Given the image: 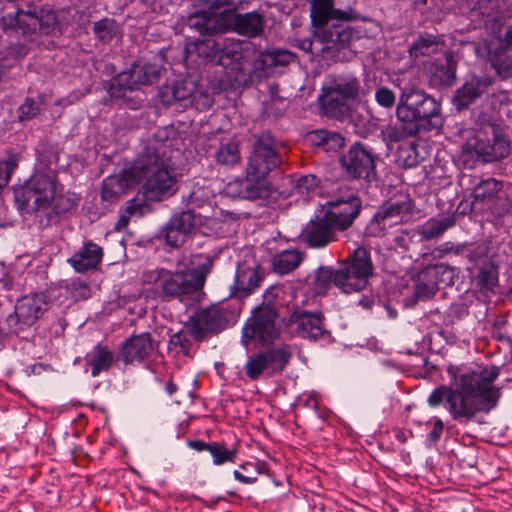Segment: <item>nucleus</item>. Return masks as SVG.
Here are the masks:
<instances>
[{
  "label": "nucleus",
  "instance_id": "nucleus-1",
  "mask_svg": "<svg viewBox=\"0 0 512 512\" xmlns=\"http://www.w3.org/2000/svg\"><path fill=\"white\" fill-rule=\"evenodd\" d=\"M447 373L452 387L440 385L428 397V404L437 407L444 401L453 420L468 423L480 412H488L497 405L499 390L492 383L499 376L497 366L472 370L449 366Z\"/></svg>",
  "mask_w": 512,
  "mask_h": 512
},
{
  "label": "nucleus",
  "instance_id": "nucleus-2",
  "mask_svg": "<svg viewBox=\"0 0 512 512\" xmlns=\"http://www.w3.org/2000/svg\"><path fill=\"white\" fill-rule=\"evenodd\" d=\"M395 116L386 130L391 142L439 131L445 122L441 100L415 86L401 88Z\"/></svg>",
  "mask_w": 512,
  "mask_h": 512
},
{
  "label": "nucleus",
  "instance_id": "nucleus-3",
  "mask_svg": "<svg viewBox=\"0 0 512 512\" xmlns=\"http://www.w3.org/2000/svg\"><path fill=\"white\" fill-rule=\"evenodd\" d=\"M168 128L158 129L132 165V172L145 178L144 195L164 201L178 191V173L172 161Z\"/></svg>",
  "mask_w": 512,
  "mask_h": 512
},
{
  "label": "nucleus",
  "instance_id": "nucleus-4",
  "mask_svg": "<svg viewBox=\"0 0 512 512\" xmlns=\"http://www.w3.org/2000/svg\"><path fill=\"white\" fill-rule=\"evenodd\" d=\"M371 253L364 247H357L337 267L320 266L314 273L312 290L322 296L335 286L346 294L364 290L373 276Z\"/></svg>",
  "mask_w": 512,
  "mask_h": 512
},
{
  "label": "nucleus",
  "instance_id": "nucleus-5",
  "mask_svg": "<svg viewBox=\"0 0 512 512\" xmlns=\"http://www.w3.org/2000/svg\"><path fill=\"white\" fill-rule=\"evenodd\" d=\"M57 175L52 171H35L20 187L14 190V198L20 210L36 214L39 218L55 197Z\"/></svg>",
  "mask_w": 512,
  "mask_h": 512
},
{
  "label": "nucleus",
  "instance_id": "nucleus-6",
  "mask_svg": "<svg viewBox=\"0 0 512 512\" xmlns=\"http://www.w3.org/2000/svg\"><path fill=\"white\" fill-rule=\"evenodd\" d=\"M345 22L335 21L318 30H313L315 40L324 45L322 50L336 61L352 59L356 54L354 43L367 37L366 30L347 25Z\"/></svg>",
  "mask_w": 512,
  "mask_h": 512
},
{
  "label": "nucleus",
  "instance_id": "nucleus-7",
  "mask_svg": "<svg viewBox=\"0 0 512 512\" xmlns=\"http://www.w3.org/2000/svg\"><path fill=\"white\" fill-rule=\"evenodd\" d=\"M156 97L158 102L167 108L178 104L183 108L193 106L197 110L204 111L211 108L214 103L213 96L208 92L199 91L196 81L190 77L161 85Z\"/></svg>",
  "mask_w": 512,
  "mask_h": 512
},
{
  "label": "nucleus",
  "instance_id": "nucleus-8",
  "mask_svg": "<svg viewBox=\"0 0 512 512\" xmlns=\"http://www.w3.org/2000/svg\"><path fill=\"white\" fill-rule=\"evenodd\" d=\"M145 281L154 285L155 292L163 301L195 300L201 294L186 270L172 272L164 268L157 269L149 272Z\"/></svg>",
  "mask_w": 512,
  "mask_h": 512
},
{
  "label": "nucleus",
  "instance_id": "nucleus-9",
  "mask_svg": "<svg viewBox=\"0 0 512 512\" xmlns=\"http://www.w3.org/2000/svg\"><path fill=\"white\" fill-rule=\"evenodd\" d=\"M50 302L44 293L25 295L18 299L13 313L2 324V335L21 333L29 330L48 311Z\"/></svg>",
  "mask_w": 512,
  "mask_h": 512
},
{
  "label": "nucleus",
  "instance_id": "nucleus-10",
  "mask_svg": "<svg viewBox=\"0 0 512 512\" xmlns=\"http://www.w3.org/2000/svg\"><path fill=\"white\" fill-rule=\"evenodd\" d=\"M291 357L292 353L287 345L269 347L249 355L244 371L252 381L258 380L264 373L272 377L283 372Z\"/></svg>",
  "mask_w": 512,
  "mask_h": 512
},
{
  "label": "nucleus",
  "instance_id": "nucleus-11",
  "mask_svg": "<svg viewBox=\"0 0 512 512\" xmlns=\"http://www.w3.org/2000/svg\"><path fill=\"white\" fill-rule=\"evenodd\" d=\"M377 154L361 142L353 143L340 157V165L352 179L363 180L367 184L378 181L376 170Z\"/></svg>",
  "mask_w": 512,
  "mask_h": 512
},
{
  "label": "nucleus",
  "instance_id": "nucleus-12",
  "mask_svg": "<svg viewBox=\"0 0 512 512\" xmlns=\"http://www.w3.org/2000/svg\"><path fill=\"white\" fill-rule=\"evenodd\" d=\"M233 318V313L226 307L212 304L190 316L186 328L196 341H202L207 335L218 334L225 330Z\"/></svg>",
  "mask_w": 512,
  "mask_h": 512
},
{
  "label": "nucleus",
  "instance_id": "nucleus-13",
  "mask_svg": "<svg viewBox=\"0 0 512 512\" xmlns=\"http://www.w3.org/2000/svg\"><path fill=\"white\" fill-rule=\"evenodd\" d=\"M413 210V203L407 195L390 198L385 201L366 226L365 233L370 237H380L402 222L403 217Z\"/></svg>",
  "mask_w": 512,
  "mask_h": 512
},
{
  "label": "nucleus",
  "instance_id": "nucleus-14",
  "mask_svg": "<svg viewBox=\"0 0 512 512\" xmlns=\"http://www.w3.org/2000/svg\"><path fill=\"white\" fill-rule=\"evenodd\" d=\"M278 318V312H273L270 309H254L243 327L242 344L248 347L251 341H258L263 344L274 342L281 334L277 325Z\"/></svg>",
  "mask_w": 512,
  "mask_h": 512
},
{
  "label": "nucleus",
  "instance_id": "nucleus-15",
  "mask_svg": "<svg viewBox=\"0 0 512 512\" xmlns=\"http://www.w3.org/2000/svg\"><path fill=\"white\" fill-rule=\"evenodd\" d=\"M502 190L501 181L494 178L481 179L473 186L471 197L475 199L479 211L503 216L510 211L511 203Z\"/></svg>",
  "mask_w": 512,
  "mask_h": 512
},
{
  "label": "nucleus",
  "instance_id": "nucleus-16",
  "mask_svg": "<svg viewBox=\"0 0 512 512\" xmlns=\"http://www.w3.org/2000/svg\"><path fill=\"white\" fill-rule=\"evenodd\" d=\"M200 223L201 215L193 208L187 207L171 215L160 230L159 238L170 247L178 248L197 230Z\"/></svg>",
  "mask_w": 512,
  "mask_h": 512
},
{
  "label": "nucleus",
  "instance_id": "nucleus-17",
  "mask_svg": "<svg viewBox=\"0 0 512 512\" xmlns=\"http://www.w3.org/2000/svg\"><path fill=\"white\" fill-rule=\"evenodd\" d=\"M283 162V156L276 147L274 138L269 133L260 134L253 151L248 158L246 170L252 174L267 176Z\"/></svg>",
  "mask_w": 512,
  "mask_h": 512
},
{
  "label": "nucleus",
  "instance_id": "nucleus-18",
  "mask_svg": "<svg viewBox=\"0 0 512 512\" xmlns=\"http://www.w3.org/2000/svg\"><path fill=\"white\" fill-rule=\"evenodd\" d=\"M207 10H199L187 19V26L202 36H214L226 30L223 23L224 12L218 10L224 6L233 5L231 0H207Z\"/></svg>",
  "mask_w": 512,
  "mask_h": 512
},
{
  "label": "nucleus",
  "instance_id": "nucleus-19",
  "mask_svg": "<svg viewBox=\"0 0 512 512\" xmlns=\"http://www.w3.org/2000/svg\"><path fill=\"white\" fill-rule=\"evenodd\" d=\"M473 149L478 158L484 163H492L506 158L510 153L509 141L491 127V133H479L474 139Z\"/></svg>",
  "mask_w": 512,
  "mask_h": 512
},
{
  "label": "nucleus",
  "instance_id": "nucleus-20",
  "mask_svg": "<svg viewBox=\"0 0 512 512\" xmlns=\"http://www.w3.org/2000/svg\"><path fill=\"white\" fill-rule=\"evenodd\" d=\"M237 196L249 201H260L268 203L271 199H276L277 190L267 179V176L252 174L245 170V177L238 179L235 184Z\"/></svg>",
  "mask_w": 512,
  "mask_h": 512
},
{
  "label": "nucleus",
  "instance_id": "nucleus-21",
  "mask_svg": "<svg viewBox=\"0 0 512 512\" xmlns=\"http://www.w3.org/2000/svg\"><path fill=\"white\" fill-rule=\"evenodd\" d=\"M329 205L330 208L325 213L333 220L339 231L351 227L362 209V201L353 191L345 196L335 197L329 201Z\"/></svg>",
  "mask_w": 512,
  "mask_h": 512
},
{
  "label": "nucleus",
  "instance_id": "nucleus-22",
  "mask_svg": "<svg viewBox=\"0 0 512 512\" xmlns=\"http://www.w3.org/2000/svg\"><path fill=\"white\" fill-rule=\"evenodd\" d=\"M321 312L295 311L289 317V324L296 326L299 337L317 341H329L331 333L325 328Z\"/></svg>",
  "mask_w": 512,
  "mask_h": 512
},
{
  "label": "nucleus",
  "instance_id": "nucleus-23",
  "mask_svg": "<svg viewBox=\"0 0 512 512\" xmlns=\"http://www.w3.org/2000/svg\"><path fill=\"white\" fill-rule=\"evenodd\" d=\"M336 224L324 212L307 223L301 232V241L310 248H324L336 240Z\"/></svg>",
  "mask_w": 512,
  "mask_h": 512
},
{
  "label": "nucleus",
  "instance_id": "nucleus-24",
  "mask_svg": "<svg viewBox=\"0 0 512 512\" xmlns=\"http://www.w3.org/2000/svg\"><path fill=\"white\" fill-rule=\"evenodd\" d=\"M494 84V78L487 75H471L459 87L452 98V104L457 111L469 108L478 99L488 94L490 87Z\"/></svg>",
  "mask_w": 512,
  "mask_h": 512
},
{
  "label": "nucleus",
  "instance_id": "nucleus-25",
  "mask_svg": "<svg viewBox=\"0 0 512 512\" xmlns=\"http://www.w3.org/2000/svg\"><path fill=\"white\" fill-rule=\"evenodd\" d=\"M310 18L314 30L335 21H351L358 18L352 8L341 10L334 7V0H311Z\"/></svg>",
  "mask_w": 512,
  "mask_h": 512
},
{
  "label": "nucleus",
  "instance_id": "nucleus-26",
  "mask_svg": "<svg viewBox=\"0 0 512 512\" xmlns=\"http://www.w3.org/2000/svg\"><path fill=\"white\" fill-rule=\"evenodd\" d=\"M80 198L74 193H59L55 191V197L49 204V209H45L40 214L38 224L41 229L47 228L53 224H58L62 218L76 210Z\"/></svg>",
  "mask_w": 512,
  "mask_h": 512
},
{
  "label": "nucleus",
  "instance_id": "nucleus-27",
  "mask_svg": "<svg viewBox=\"0 0 512 512\" xmlns=\"http://www.w3.org/2000/svg\"><path fill=\"white\" fill-rule=\"evenodd\" d=\"M153 349L154 345L149 332L133 334L121 344L117 358L125 365L140 363L151 355Z\"/></svg>",
  "mask_w": 512,
  "mask_h": 512
},
{
  "label": "nucleus",
  "instance_id": "nucleus-28",
  "mask_svg": "<svg viewBox=\"0 0 512 512\" xmlns=\"http://www.w3.org/2000/svg\"><path fill=\"white\" fill-rule=\"evenodd\" d=\"M296 60V55L287 49L267 48L261 51L253 62V69L258 77H269L275 69L288 66Z\"/></svg>",
  "mask_w": 512,
  "mask_h": 512
},
{
  "label": "nucleus",
  "instance_id": "nucleus-29",
  "mask_svg": "<svg viewBox=\"0 0 512 512\" xmlns=\"http://www.w3.org/2000/svg\"><path fill=\"white\" fill-rule=\"evenodd\" d=\"M456 67L457 62L452 55L430 63L426 71L429 86L432 88L452 86L456 80Z\"/></svg>",
  "mask_w": 512,
  "mask_h": 512
},
{
  "label": "nucleus",
  "instance_id": "nucleus-30",
  "mask_svg": "<svg viewBox=\"0 0 512 512\" xmlns=\"http://www.w3.org/2000/svg\"><path fill=\"white\" fill-rule=\"evenodd\" d=\"M140 182L145 183V178H140L136 174L134 175L132 167L121 176H109L102 182L101 198L103 201L114 202L118 200L127 189Z\"/></svg>",
  "mask_w": 512,
  "mask_h": 512
},
{
  "label": "nucleus",
  "instance_id": "nucleus-31",
  "mask_svg": "<svg viewBox=\"0 0 512 512\" xmlns=\"http://www.w3.org/2000/svg\"><path fill=\"white\" fill-rule=\"evenodd\" d=\"M230 17V25L240 35L254 38L264 31V15L257 11L238 13L233 12Z\"/></svg>",
  "mask_w": 512,
  "mask_h": 512
},
{
  "label": "nucleus",
  "instance_id": "nucleus-32",
  "mask_svg": "<svg viewBox=\"0 0 512 512\" xmlns=\"http://www.w3.org/2000/svg\"><path fill=\"white\" fill-rule=\"evenodd\" d=\"M102 257V247L92 241H89L68 259V263L76 272L85 273L96 269L100 264Z\"/></svg>",
  "mask_w": 512,
  "mask_h": 512
},
{
  "label": "nucleus",
  "instance_id": "nucleus-33",
  "mask_svg": "<svg viewBox=\"0 0 512 512\" xmlns=\"http://www.w3.org/2000/svg\"><path fill=\"white\" fill-rule=\"evenodd\" d=\"M510 45L503 40L488 44V61L501 79L512 77V54Z\"/></svg>",
  "mask_w": 512,
  "mask_h": 512
},
{
  "label": "nucleus",
  "instance_id": "nucleus-34",
  "mask_svg": "<svg viewBox=\"0 0 512 512\" xmlns=\"http://www.w3.org/2000/svg\"><path fill=\"white\" fill-rule=\"evenodd\" d=\"M116 354L108 346L98 343L84 357V368L89 367L91 376L98 377L103 372H108L116 360Z\"/></svg>",
  "mask_w": 512,
  "mask_h": 512
},
{
  "label": "nucleus",
  "instance_id": "nucleus-35",
  "mask_svg": "<svg viewBox=\"0 0 512 512\" xmlns=\"http://www.w3.org/2000/svg\"><path fill=\"white\" fill-rule=\"evenodd\" d=\"M39 19L37 10L24 11L18 9L15 16L8 14L2 18V26L4 31L8 29L21 30L22 35L35 33L38 31Z\"/></svg>",
  "mask_w": 512,
  "mask_h": 512
},
{
  "label": "nucleus",
  "instance_id": "nucleus-36",
  "mask_svg": "<svg viewBox=\"0 0 512 512\" xmlns=\"http://www.w3.org/2000/svg\"><path fill=\"white\" fill-rule=\"evenodd\" d=\"M305 141L318 150L325 152H336L344 145V137L334 131L317 129L305 135Z\"/></svg>",
  "mask_w": 512,
  "mask_h": 512
},
{
  "label": "nucleus",
  "instance_id": "nucleus-37",
  "mask_svg": "<svg viewBox=\"0 0 512 512\" xmlns=\"http://www.w3.org/2000/svg\"><path fill=\"white\" fill-rule=\"evenodd\" d=\"M320 102L322 114L331 119L344 121L351 109L348 99L330 89L320 97Z\"/></svg>",
  "mask_w": 512,
  "mask_h": 512
},
{
  "label": "nucleus",
  "instance_id": "nucleus-38",
  "mask_svg": "<svg viewBox=\"0 0 512 512\" xmlns=\"http://www.w3.org/2000/svg\"><path fill=\"white\" fill-rule=\"evenodd\" d=\"M475 282L477 288L485 297L495 295L499 284L498 266L491 260L482 263L475 277Z\"/></svg>",
  "mask_w": 512,
  "mask_h": 512
},
{
  "label": "nucleus",
  "instance_id": "nucleus-39",
  "mask_svg": "<svg viewBox=\"0 0 512 512\" xmlns=\"http://www.w3.org/2000/svg\"><path fill=\"white\" fill-rule=\"evenodd\" d=\"M139 89L135 74L133 73V64L131 68L122 71L112 77L107 86V92L112 99H124L127 91Z\"/></svg>",
  "mask_w": 512,
  "mask_h": 512
},
{
  "label": "nucleus",
  "instance_id": "nucleus-40",
  "mask_svg": "<svg viewBox=\"0 0 512 512\" xmlns=\"http://www.w3.org/2000/svg\"><path fill=\"white\" fill-rule=\"evenodd\" d=\"M214 160L217 165L232 168L241 161L239 142L235 139L222 140L215 149Z\"/></svg>",
  "mask_w": 512,
  "mask_h": 512
},
{
  "label": "nucleus",
  "instance_id": "nucleus-41",
  "mask_svg": "<svg viewBox=\"0 0 512 512\" xmlns=\"http://www.w3.org/2000/svg\"><path fill=\"white\" fill-rule=\"evenodd\" d=\"M263 280L259 266L238 268L235 276V287L242 292L241 296L249 295Z\"/></svg>",
  "mask_w": 512,
  "mask_h": 512
},
{
  "label": "nucleus",
  "instance_id": "nucleus-42",
  "mask_svg": "<svg viewBox=\"0 0 512 512\" xmlns=\"http://www.w3.org/2000/svg\"><path fill=\"white\" fill-rule=\"evenodd\" d=\"M420 273L421 279L427 280L438 290L441 284L453 285L455 276L454 269L444 263L427 266Z\"/></svg>",
  "mask_w": 512,
  "mask_h": 512
},
{
  "label": "nucleus",
  "instance_id": "nucleus-43",
  "mask_svg": "<svg viewBox=\"0 0 512 512\" xmlns=\"http://www.w3.org/2000/svg\"><path fill=\"white\" fill-rule=\"evenodd\" d=\"M216 45L221 47L216 64L224 68L232 67V69H236L240 67L243 59L240 42H234L228 38H224L223 43H216Z\"/></svg>",
  "mask_w": 512,
  "mask_h": 512
},
{
  "label": "nucleus",
  "instance_id": "nucleus-44",
  "mask_svg": "<svg viewBox=\"0 0 512 512\" xmlns=\"http://www.w3.org/2000/svg\"><path fill=\"white\" fill-rule=\"evenodd\" d=\"M456 223V217L454 214L447 215L441 218H431L424 223L419 234L424 240H432L440 237L446 230L453 227Z\"/></svg>",
  "mask_w": 512,
  "mask_h": 512
},
{
  "label": "nucleus",
  "instance_id": "nucleus-45",
  "mask_svg": "<svg viewBox=\"0 0 512 512\" xmlns=\"http://www.w3.org/2000/svg\"><path fill=\"white\" fill-rule=\"evenodd\" d=\"M195 262V266L192 269L186 270L188 275L192 278V281L198 291L202 293L206 278L208 274L211 272L214 258L208 255H197Z\"/></svg>",
  "mask_w": 512,
  "mask_h": 512
},
{
  "label": "nucleus",
  "instance_id": "nucleus-46",
  "mask_svg": "<svg viewBox=\"0 0 512 512\" xmlns=\"http://www.w3.org/2000/svg\"><path fill=\"white\" fill-rule=\"evenodd\" d=\"M161 71L162 67L155 63L141 61L133 63V73L139 87L157 82L160 79Z\"/></svg>",
  "mask_w": 512,
  "mask_h": 512
},
{
  "label": "nucleus",
  "instance_id": "nucleus-47",
  "mask_svg": "<svg viewBox=\"0 0 512 512\" xmlns=\"http://www.w3.org/2000/svg\"><path fill=\"white\" fill-rule=\"evenodd\" d=\"M93 34L101 44H109L119 32V25L113 18H102L93 24Z\"/></svg>",
  "mask_w": 512,
  "mask_h": 512
},
{
  "label": "nucleus",
  "instance_id": "nucleus-48",
  "mask_svg": "<svg viewBox=\"0 0 512 512\" xmlns=\"http://www.w3.org/2000/svg\"><path fill=\"white\" fill-rule=\"evenodd\" d=\"M213 197L214 192L209 186L196 182L191 192L186 197H183V200L187 206H191L190 208L194 209V207L200 208L210 203Z\"/></svg>",
  "mask_w": 512,
  "mask_h": 512
},
{
  "label": "nucleus",
  "instance_id": "nucleus-49",
  "mask_svg": "<svg viewBox=\"0 0 512 512\" xmlns=\"http://www.w3.org/2000/svg\"><path fill=\"white\" fill-rule=\"evenodd\" d=\"M302 261L301 254L296 250H285L273 259L275 271L286 274L294 270Z\"/></svg>",
  "mask_w": 512,
  "mask_h": 512
},
{
  "label": "nucleus",
  "instance_id": "nucleus-50",
  "mask_svg": "<svg viewBox=\"0 0 512 512\" xmlns=\"http://www.w3.org/2000/svg\"><path fill=\"white\" fill-rule=\"evenodd\" d=\"M329 89L348 100H354L359 95L360 83L356 77L347 76L337 80Z\"/></svg>",
  "mask_w": 512,
  "mask_h": 512
},
{
  "label": "nucleus",
  "instance_id": "nucleus-51",
  "mask_svg": "<svg viewBox=\"0 0 512 512\" xmlns=\"http://www.w3.org/2000/svg\"><path fill=\"white\" fill-rule=\"evenodd\" d=\"M42 99L26 97L23 103L17 109V119L23 123L36 118L42 110Z\"/></svg>",
  "mask_w": 512,
  "mask_h": 512
},
{
  "label": "nucleus",
  "instance_id": "nucleus-52",
  "mask_svg": "<svg viewBox=\"0 0 512 512\" xmlns=\"http://www.w3.org/2000/svg\"><path fill=\"white\" fill-rule=\"evenodd\" d=\"M438 50V42L436 37L431 34L420 35L419 38L411 46L410 52L415 57L419 55H429Z\"/></svg>",
  "mask_w": 512,
  "mask_h": 512
},
{
  "label": "nucleus",
  "instance_id": "nucleus-53",
  "mask_svg": "<svg viewBox=\"0 0 512 512\" xmlns=\"http://www.w3.org/2000/svg\"><path fill=\"white\" fill-rule=\"evenodd\" d=\"M209 452L213 457V464L215 465L234 463L236 461L237 450L228 449L223 442H212Z\"/></svg>",
  "mask_w": 512,
  "mask_h": 512
},
{
  "label": "nucleus",
  "instance_id": "nucleus-54",
  "mask_svg": "<svg viewBox=\"0 0 512 512\" xmlns=\"http://www.w3.org/2000/svg\"><path fill=\"white\" fill-rule=\"evenodd\" d=\"M320 182V178L315 174L302 175L293 182V189L296 194L310 195L316 192Z\"/></svg>",
  "mask_w": 512,
  "mask_h": 512
},
{
  "label": "nucleus",
  "instance_id": "nucleus-55",
  "mask_svg": "<svg viewBox=\"0 0 512 512\" xmlns=\"http://www.w3.org/2000/svg\"><path fill=\"white\" fill-rule=\"evenodd\" d=\"M248 467H252L255 471L254 475H244L239 470L233 471L234 478L243 483V484H254L257 481V475L266 473L267 470V464L264 461H257L255 463L252 462H246L242 465H240V469L243 471H248Z\"/></svg>",
  "mask_w": 512,
  "mask_h": 512
},
{
  "label": "nucleus",
  "instance_id": "nucleus-56",
  "mask_svg": "<svg viewBox=\"0 0 512 512\" xmlns=\"http://www.w3.org/2000/svg\"><path fill=\"white\" fill-rule=\"evenodd\" d=\"M19 163V155L9 151L3 160H0V190L5 187L11 178L12 173Z\"/></svg>",
  "mask_w": 512,
  "mask_h": 512
},
{
  "label": "nucleus",
  "instance_id": "nucleus-57",
  "mask_svg": "<svg viewBox=\"0 0 512 512\" xmlns=\"http://www.w3.org/2000/svg\"><path fill=\"white\" fill-rule=\"evenodd\" d=\"M214 36L215 37L210 36V38L202 40V42L198 44V51L204 54L209 61L216 63L221 49L216 43H223L225 37L218 36L217 34Z\"/></svg>",
  "mask_w": 512,
  "mask_h": 512
},
{
  "label": "nucleus",
  "instance_id": "nucleus-58",
  "mask_svg": "<svg viewBox=\"0 0 512 512\" xmlns=\"http://www.w3.org/2000/svg\"><path fill=\"white\" fill-rule=\"evenodd\" d=\"M190 347L191 341L188 338L187 332L181 330L170 336L168 342L169 352H175V354L183 353L188 356Z\"/></svg>",
  "mask_w": 512,
  "mask_h": 512
},
{
  "label": "nucleus",
  "instance_id": "nucleus-59",
  "mask_svg": "<svg viewBox=\"0 0 512 512\" xmlns=\"http://www.w3.org/2000/svg\"><path fill=\"white\" fill-rule=\"evenodd\" d=\"M142 191V198H139L136 196L135 198H132L128 200L125 204L124 210L131 215L132 217H142L149 211V206L146 203V201H149L144 195V185L141 188ZM150 202H154L153 200H150Z\"/></svg>",
  "mask_w": 512,
  "mask_h": 512
},
{
  "label": "nucleus",
  "instance_id": "nucleus-60",
  "mask_svg": "<svg viewBox=\"0 0 512 512\" xmlns=\"http://www.w3.org/2000/svg\"><path fill=\"white\" fill-rule=\"evenodd\" d=\"M39 19L38 31L43 34H49L58 23L56 13L51 9L41 8L37 10Z\"/></svg>",
  "mask_w": 512,
  "mask_h": 512
},
{
  "label": "nucleus",
  "instance_id": "nucleus-61",
  "mask_svg": "<svg viewBox=\"0 0 512 512\" xmlns=\"http://www.w3.org/2000/svg\"><path fill=\"white\" fill-rule=\"evenodd\" d=\"M438 289H436L430 282L425 279H421V273L419 274L418 282L415 285L413 297L416 301H425L432 298Z\"/></svg>",
  "mask_w": 512,
  "mask_h": 512
},
{
  "label": "nucleus",
  "instance_id": "nucleus-62",
  "mask_svg": "<svg viewBox=\"0 0 512 512\" xmlns=\"http://www.w3.org/2000/svg\"><path fill=\"white\" fill-rule=\"evenodd\" d=\"M374 97L377 104L386 109H391L396 104V95L394 91L385 86L376 88Z\"/></svg>",
  "mask_w": 512,
  "mask_h": 512
},
{
  "label": "nucleus",
  "instance_id": "nucleus-63",
  "mask_svg": "<svg viewBox=\"0 0 512 512\" xmlns=\"http://www.w3.org/2000/svg\"><path fill=\"white\" fill-rule=\"evenodd\" d=\"M345 120L351 122L358 129V132H362L367 130V126L371 121V115L365 110L360 111L359 109L351 108Z\"/></svg>",
  "mask_w": 512,
  "mask_h": 512
},
{
  "label": "nucleus",
  "instance_id": "nucleus-64",
  "mask_svg": "<svg viewBox=\"0 0 512 512\" xmlns=\"http://www.w3.org/2000/svg\"><path fill=\"white\" fill-rule=\"evenodd\" d=\"M278 288L271 286L269 287L264 295L262 303L257 306L255 309H270L273 312H278L277 309V297H278Z\"/></svg>",
  "mask_w": 512,
  "mask_h": 512
}]
</instances>
